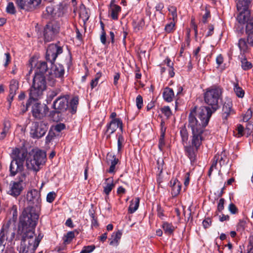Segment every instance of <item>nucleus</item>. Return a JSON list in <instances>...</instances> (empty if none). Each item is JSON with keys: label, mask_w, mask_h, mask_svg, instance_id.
Masks as SVG:
<instances>
[{"label": "nucleus", "mask_w": 253, "mask_h": 253, "mask_svg": "<svg viewBox=\"0 0 253 253\" xmlns=\"http://www.w3.org/2000/svg\"><path fill=\"white\" fill-rule=\"evenodd\" d=\"M75 237V232L74 231L68 232L63 237L64 243L65 244H69Z\"/></svg>", "instance_id": "obj_42"}, {"label": "nucleus", "mask_w": 253, "mask_h": 253, "mask_svg": "<svg viewBox=\"0 0 253 253\" xmlns=\"http://www.w3.org/2000/svg\"><path fill=\"white\" fill-rule=\"evenodd\" d=\"M239 13L237 17V19L240 23H245L247 22L250 17L249 10H245L243 11H239Z\"/></svg>", "instance_id": "obj_28"}, {"label": "nucleus", "mask_w": 253, "mask_h": 253, "mask_svg": "<svg viewBox=\"0 0 253 253\" xmlns=\"http://www.w3.org/2000/svg\"><path fill=\"white\" fill-rule=\"evenodd\" d=\"M234 91L238 97L243 98L244 96L245 92L244 90L239 86L238 81L234 83Z\"/></svg>", "instance_id": "obj_36"}, {"label": "nucleus", "mask_w": 253, "mask_h": 253, "mask_svg": "<svg viewBox=\"0 0 253 253\" xmlns=\"http://www.w3.org/2000/svg\"><path fill=\"white\" fill-rule=\"evenodd\" d=\"M10 127L9 123L7 122L4 124V127L2 131L0 134V139H3L6 136Z\"/></svg>", "instance_id": "obj_44"}, {"label": "nucleus", "mask_w": 253, "mask_h": 253, "mask_svg": "<svg viewBox=\"0 0 253 253\" xmlns=\"http://www.w3.org/2000/svg\"><path fill=\"white\" fill-rule=\"evenodd\" d=\"M56 196V194L54 192H49L46 196V201L49 203H52Z\"/></svg>", "instance_id": "obj_54"}, {"label": "nucleus", "mask_w": 253, "mask_h": 253, "mask_svg": "<svg viewBox=\"0 0 253 253\" xmlns=\"http://www.w3.org/2000/svg\"><path fill=\"white\" fill-rule=\"evenodd\" d=\"M26 166L28 169L33 170L36 172L41 168V166L37 163L36 160L32 155H30L29 158L26 160Z\"/></svg>", "instance_id": "obj_18"}, {"label": "nucleus", "mask_w": 253, "mask_h": 253, "mask_svg": "<svg viewBox=\"0 0 253 253\" xmlns=\"http://www.w3.org/2000/svg\"><path fill=\"white\" fill-rule=\"evenodd\" d=\"M17 151V156L11 161L9 170L11 176H14L19 172H21L23 169V163L27 155V152L20 151L17 149L15 151Z\"/></svg>", "instance_id": "obj_5"}, {"label": "nucleus", "mask_w": 253, "mask_h": 253, "mask_svg": "<svg viewBox=\"0 0 253 253\" xmlns=\"http://www.w3.org/2000/svg\"><path fill=\"white\" fill-rule=\"evenodd\" d=\"M14 227H12L11 219L3 224L0 231V241L3 243L4 240L11 242L15 237Z\"/></svg>", "instance_id": "obj_6"}, {"label": "nucleus", "mask_w": 253, "mask_h": 253, "mask_svg": "<svg viewBox=\"0 0 253 253\" xmlns=\"http://www.w3.org/2000/svg\"><path fill=\"white\" fill-rule=\"evenodd\" d=\"M250 32H253V22H247L246 28V33L248 34Z\"/></svg>", "instance_id": "obj_57"}, {"label": "nucleus", "mask_w": 253, "mask_h": 253, "mask_svg": "<svg viewBox=\"0 0 253 253\" xmlns=\"http://www.w3.org/2000/svg\"><path fill=\"white\" fill-rule=\"evenodd\" d=\"M241 67L244 70H248L252 68V64L251 62L247 61L245 57L241 59Z\"/></svg>", "instance_id": "obj_41"}, {"label": "nucleus", "mask_w": 253, "mask_h": 253, "mask_svg": "<svg viewBox=\"0 0 253 253\" xmlns=\"http://www.w3.org/2000/svg\"><path fill=\"white\" fill-rule=\"evenodd\" d=\"M37 161V163L41 166H42L45 162L46 154L45 153L41 150H38L32 154Z\"/></svg>", "instance_id": "obj_20"}, {"label": "nucleus", "mask_w": 253, "mask_h": 253, "mask_svg": "<svg viewBox=\"0 0 253 253\" xmlns=\"http://www.w3.org/2000/svg\"><path fill=\"white\" fill-rule=\"evenodd\" d=\"M32 85L45 90L46 89L45 77L40 74H35L33 80Z\"/></svg>", "instance_id": "obj_15"}, {"label": "nucleus", "mask_w": 253, "mask_h": 253, "mask_svg": "<svg viewBox=\"0 0 253 253\" xmlns=\"http://www.w3.org/2000/svg\"><path fill=\"white\" fill-rule=\"evenodd\" d=\"M136 103L137 108L140 109L143 105V98L140 95H138L136 98Z\"/></svg>", "instance_id": "obj_55"}, {"label": "nucleus", "mask_w": 253, "mask_h": 253, "mask_svg": "<svg viewBox=\"0 0 253 253\" xmlns=\"http://www.w3.org/2000/svg\"><path fill=\"white\" fill-rule=\"evenodd\" d=\"M9 214L12 215L11 219V222L12 221L14 224L17 221L18 217V211L17 207L15 205H13L10 209Z\"/></svg>", "instance_id": "obj_39"}, {"label": "nucleus", "mask_w": 253, "mask_h": 253, "mask_svg": "<svg viewBox=\"0 0 253 253\" xmlns=\"http://www.w3.org/2000/svg\"><path fill=\"white\" fill-rule=\"evenodd\" d=\"M218 158H219V156H215L214 157L213 162H212V164H211V168H210V169L209 170L208 174H209V176H211V172L213 170V169H216Z\"/></svg>", "instance_id": "obj_46"}, {"label": "nucleus", "mask_w": 253, "mask_h": 253, "mask_svg": "<svg viewBox=\"0 0 253 253\" xmlns=\"http://www.w3.org/2000/svg\"><path fill=\"white\" fill-rule=\"evenodd\" d=\"M65 8V5L62 3H59L56 4H54V16H61L64 12Z\"/></svg>", "instance_id": "obj_34"}, {"label": "nucleus", "mask_w": 253, "mask_h": 253, "mask_svg": "<svg viewBox=\"0 0 253 253\" xmlns=\"http://www.w3.org/2000/svg\"><path fill=\"white\" fill-rule=\"evenodd\" d=\"M42 107L40 104L35 103L32 107V113L34 117L41 119L44 116L42 112Z\"/></svg>", "instance_id": "obj_24"}, {"label": "nucleus", "mask_w": 253, "mask_h": 253, "mask_svg": "<svg viewBox=\"0 0 253 253\" xmlns=\"http://www.w3.org/2000/svg\"><path fill=\"white\" fill-rule=\"evenodd\" d=\"M27 201L34 205L33 207L40 208V203L41 202V194L39 191L36 189H32L27 192L26 195Z\"/></svg>", "instance_id": "obj_12"}, {"label": "nucleus", "mask_w": 253, "mask_h": 253, "mask_svg": "<svg viewBox=\"0 0 253 253\" xmlns=\"http://www.w3.org/2000/svg\"><path fill=\"white\" fill-rule=\"evenodd\" d=\"M21 235L22 239L18 249L19 253H35L40 241L34 238V233L31 231L27 235Z\"/></svg>", "instance_id": "obj_3"}, {"label": "nucleus", "mask_w": 253, "mask_h": 253, "mask_svg": "<svg viewBox=\"0 0 253 253\" xmlns=\"http://www.w3.org/2000/svg\"><path fill=\"white\" fill-rule=\"evenodd\" d=\"M228 209L229 210V211L232 213V214H235L237 212V208L236 207V206H235L234 204H232V203H231L229 205V207H228Z\"/></svg>", "instance_id": "obj_63"}, {"label": "nucleus", "mask_w": 253, "mask_h": 253, "mask_svg": "<svg viewBox=\"0 0 253 253\" xmlns=\"http://www.w3.org/2000/svg\"><path fill=\"white\" fill-rule=\"evenodd\" d=\"M55 135L53 132H49L46 137V143H48L54 138Z\"/></svg>", "instance_id": "obj_64"}, {"label": "nucleus", "mask_w": 253, "mask_h": 253, "mask_svg": "<svg viewBox=\"0 0 253 253\" xmlns=\"http://www.w3.org/2000/svg\"><path fill=\"white\" fill-rule=\"evenodd\" d=\"M69 96L68 95L61 96L58 97L53 103L54 108L58 112L64 111L69 107Z\"/></svg>", "instance_id": "obj_11"}, {"label": "nucleus", "mask_w": 253, "mask_h": 253, "mask_svg": "<svg viewBox=\"0 0 253 253\" xmlns=\"http://www.w3.org/2000/svg\"><path fill=\"white\" fill-rule=\"evenodd\" d=\"M124 141V139L122 135H119L118 138V142H117V145H118V151H120L123 146V143Z\"/></svg>", "instance_id": "obj_56"}, {"label": "nucleus", "mask_w": 253, "mask_h": 253, "mask_svg": "<svg viewBox=\"0 0 253 253\" xmlns=\"http://www.w3.org/2000/svg\"><path fill=\"white\" fill-rule=\"evenodd\" d=\"M6 12L12 14H13L15 13L16 11L13 2H10L8 3V5L6 7Z\"/></svg>", "instance_id": "obj_47"}, {"label": "nucleus", "mask_w": 253, "mask_h": 253, "mask_svg": "<svg viewBox=\"0 0 253 253\" xmlns=\"http://www.w3.org/2000/svg\"><path fill=\"white\" fill-rule=\"evenodd\" d=\"M122 236V232L120 231H118L115 233V237L110 242V244H113L114 243H117L119 240L120 239Z\"/></svg>", "instance_id": "obj_52"}, {"label": "nucleus", "mask_w": 253, "mask_h": 253, "mask_svg": "<svg viewBox=\"0 0 253 253\" xmlns=\"http://www.w3.org/2000/svg\"><path fill=\"white\" fill-rule=\"evenodd\" d=\"M60 92V90L58 88L49 91L47 94L48 100L51 101Z\"/></svg>", "instance_id": "obj_45"}, {"label": "nucleus", "mask_w": 253, "mask_h": 253, "mask_svg": "<svg viewBox=\"0 0 253 253\" xmlns=\"http://www.w3.org/2000/svg\"><path fill=\"white\" fill-rule=\"evenodd\" d=\"M107 159L111 163V166L108 171L109 173H114L115 172V166L118 164L119 160L112 153H108L107 154Z\"/></svg>", "instance_id": "obj_22"}, {"label": "nucleus", "mask_w": 253, "mask_h": 253, "mask_svg": "<svg viewBox=\"0 0 253 253\" xmlns=\"http://www.w3.org/2000/svg\"><path fill=\"white\" fill-rule=\"evenodd\" d=\"M232 104L230 100H228L224 102L222 107V117L223 119H227L232 111Z\"/></svg>", "instance_id": "obj_23"}, {"label": "nucleus", "mask_w": 253, "mask_h": 253, "mask_svg": "<svg viewBox=\"0 0 253 253\" xmlns=\"http://www.w3.org/2000/svg\"><path fill=\"white\" fill-rule=\"evenodd\" d=\"M224 199L221 198L219 200L218 204L217 206V210L219 211H221L224 209Z\"/></svg>", "instance_id": "obj_61"}, {"label": "nucleus", "mask_w": 253, "mask_h": 253, "mask_svg": "<svg viewBox=\"0 0 253 253\" xmlns=\"http://www.w3.org/2000/svg\"><path fill=\"white\" fill-rule=\"evenodd\" d=\"M4 66L6 67L10 62V55L8 52L4 54V58L3 59Z\"/></svg>", "instance_id": "obj_58"}, {"label": "nucleus", "mask_w": 253, "mask_h": 253, "mask_svg": "<svg viewBox=\"0 0 253 253\" xmlns=\"http://www.w3.org/2000/svg\"><path fill=\"white\" fill-rule=\"evenodd\" d=\"M238 45L240 50L243 52L247 51L248 45L245 39H241L239 40Z\"/></svg>", "instance_id": "obj_40"}, {"label": "nucleus", "mask_w": 253, "mask_h": 253, "mask_svg": "<svg viewBox=\"0 0 253 253\" xmlns=\"http://www.w3.org/2000/svg\"><path fill=\"white\" fill-rule=\"evenodd\" d=\"M105 180L106 181V185L104 187L103 191L107 195H108L115 187V184L113 178H108Z\"/></svg>", "instance_id": "obj_30"}, {"label": "nucleus", "mask_w": 253, "mask_h": 253, "mask_svg": "<svg viewBox=\"0 0 253 253\" xmlns=\"http://www.w3.org/2000/svg\"><path fill=\"white\" fill-rule=\"evenodd\" d=\"M54 4L50 3L46 7V12L48 15L54 16Z\"/></svg>", "instance_id": "obj_48"}, {"label": "nucleus", "mask_w": 253, "mask_h": 253, "mask_svg": "<svg viewBox=\"0 0 253 253\" xmlns=\"http://www.w3.org/2000/svg\"><path fill=\"white\" fill-rule=\"evenodd\" d=\"M237 131L238 133L236 134L238 137H240L243 135V131H244V127L241 125H239L237 127Z\"/></svg>", "instance_id": "obj_60"}, {"label": "nucleus", "mask_w": 253, "mask_h": 253, "mask_svg": "<svg viewBox=\"0 0 253 253\" xmlns=\"http://www.w3.org/2000/svg\"><path fill=\"white\" fill-rule=\"evenodd\" d=\"M171 187V194L173 196H176L179 194L181 190V183L176 179L171 180L170 181Z\"/></svg>", "instance_id": "obj_25"}, {"label": "nucleus", "mask_w": 253, "mask_h": 253, "mask_svg": "<svg viewBox=\"0 0 253 253\" xmlns=\"http://www.w3.org/2000/svg\"><path fill=\"white\" fill-rule=\"evenodd\" d=\"M214 112L209 107H201L199 109L197 114L200 122H199L194 115L195 110L191 111L189 115L188 127L191 130L192 145L197 149L202 144L204 139L203 136L204 128L208 124L212 114Z\"/></svg>", "instance_id": "obj_1"}, {"label": "nucleus", "mask_w": 253, "mask_h": 253, "mask_svg": "<svg viewBox=\"0 0 253 253\" xmlns=\"http://www.w3.org/2000/svg\"><path fill=\"white\" fill-rule=\"evenodd\" d=\"M24 186L25 183L22 179H20L18 181H11L9 185L7 193L16 197L21 194Z\"/></svg>", "instance_id": "obj_9"}, {"label": "nucleus", "mask_w": 253, "mask_h": 253, "mask_svg": "<svg viewBox=\"0 0 253 253\" xmlns=\"http://www.w3.org/2000/svg\"><path fill=\"white\" fill-rule=\"evenodd\" d=\"M63 51L61 47L54 44H50L46 52V59L51 63H53L56 59L58 55Z\"/></svg>", "instance_id": "obj_10"}, {"label": "nucleus", "mask_w": 253, "mask_h": 253, "mask_svg": "<svg viewBox=\"0 0 253 253\" xmlns=\"http://www.w3.org/2000/svg\"><path fill=\"white\" fill-rule=\"evenodd\" d=\"M174 22H171L170 23L167 24L165 27V30L168 32L170 33L173 29L174 27Z\"/></svg>", "instance_id": "obj_62"}, {"label": "nucleus", "mask_w": 253, "mask_h": 253, "mask_svg": "<svg viewBox=\"0 0 253 253\" xmlns=\"http://www.w3.org/2000/svg\"><path fill=\"white\" fill-rule=\"evenodd\" d=\"M205 13L203 15L202 17V21L204 23L207 22V19L210 17V11L208 9L207 7L205 8Z\"/></svg>", "instance_id": "obj_49"}, {"label": "nucleus", "mask_w": 253, "mask_h": 253, "mask_svg": "<svg viewBox=\"0 0 253 253\" xmlns=\"http://www.w3.org/2000/svg\"><path fill=\"white\" fill-rule=\"evenodd\" d=\"M18 82L16 80L13 79L10 81L9 84L10 92L8 98V101H9V104L11 103L14 96L16 94V92L18 88Z\"/></svg>", "instance_id": "obj_19"}, {"label": "nucleus", "mask_w": 253, "mask_h": 253, "mask_svg": "<svg viewBox=\"0 0 253 253\" xmlns=\"http://www.w3.org/2000/svg\"><path fill=\"white\" fill-rule=\"evenodd\" d=\"M114 0H112L110 3L111 11V17L114 20H117L118 13L120 12L121 8L120 6L114 4Z\"/></svg>", "instance_id": "obj_27"}, {"label": "nucleus", "mask_w": 253, "mask_h": 253, "mask_svg": "<svg viewBox=\"0 0 253 253\" xmlns=\"http://www.w3.org/2000/svg\"><path fill=\"white\" fill-rule=\"evenodd\" d=\"M139 198L138 197L132 199L128 208V212L130 213L134 212L138 208L139 205Z\"/></svg>", "instance_id": "obj_33"}, {"label": "nucleus", "mask_w": 253, "mask_h": 253, "mask_svg": "<svg viewBox=\"0 0 253 253\" xmlns=\"http://www.w3.org/2000/svg\"><path fill=\"white\" fill-rule=\"evenodd\" d=\"M162 227L165 233L168 235L172 234L175 229V227L171 223L167 222L163 223Z\"/></svg>", "instance_id": "obj_35"}, {"label": "nucleus", "mask_w": 253, "mask_h": 253, "mask_svg": "<svg viewBox=\"0 0 253 253\" xmlns=\"http://www.w3.org/2000/svg\"><path fill=\"white\" fill-rule=\"evenodd\" d=\"M250 4L249 0H239L237 3V8L238 11L249 10V6Z\"/></svg>", "instance_id": "obj_29"}, {"label": "nucleus", "mask_w": 253, "mask_h": 253, "mask_svg": "<svg viewBox=\"0 0 253 253\" xmlns=\"http://www.w3.org/2000/svg\"><path fill=\"white\" fill-rule=\"evenodd\" d=\"M161 111L168 118L171 116V111L169 106H166L161 109Z\"/></svg>", "instance_id": "obj_53"}, {"label": "nucleus", "mask_w": 253, "mask_h": 253, "mask_svg": "<svg viewBox=\"0 0 253 253\" xmlns=\"http://www.w3.org/2000/svg\"><path fill=\"white\" fill-rule=\"evenodd\" d=\"M41 0H16L17 6L21 9L30 10L38 6Z\"/></svg>", "instance_id": "obj_13"}, {"label": "nucleus", "mask_w": 253, "mask_h": 253, "mask_svg": "<svg viewBox=\"0 0 253 253\" xmlns=\"http://www.w3.org/2000/svg\"><path fill=\"white\" fill-rule=\"evenodd\" d=\"M56 78H57L56 76L53 75V74L50 72L47 78L48 84L51 86H54L56 82Z\"/></svg>", "instance_id": "obj_43"}, {"label": "nucleus", "mask_w": 253, "mask_h": 253, "mask_svg": "<svg viewBox=\"0 0 253 253\" xmlns=\"http://www.w3.org/2000/svg\"><path fill=\"white\" fill-rule=\"evenodd\" d=\"M222 94V89L219 87L212 86L208 88L204 93L205 103L215 111L218 108V101Z\"/></svg>", "instance_id": "obj_4"}, {"label": "nucleus", "mask_w": 253, "mask_h": 253, "mask_svg": "<svg viewBox=\"0 0 253 253\" xmlns=\"http://www.w3.org/2000/svg\"><path fill=\"white\" fill-rule=\"evenodd\" d=\"M94 249L95 246L93 245L85 246L84 247L80 253H90L92 252Z\"/></svg>", "instance_id": "obj_50"}, {"label": "nucleus", "mask_w": 253, "mask_h": 253, "mask_svg": "<svg viewBox=\"0 0 253 253\" xmlns=\"http://www.w3.org/2000/svg\"><path fill=\"white\" fill-rule=\"evenodd\" d=\"M59 24L56 22H51L47 24L44 29V38L46 42L54 39L59 31Z\"/></svg>", "instance_id": "obj_8"}, {"label": "nucleus", "mask_w": 253, "mask_h": 253, "mask_svg": "<svg viewBox=\"0 0 253 253\" xmlns=\"http://www.w3.org/2000/svg\"><path fill=\"white\" fill-rule=\"evenodd\" d=\"M48 129L47 124L43 121L34 122L30 130V135L33 138H40L42 137Z\"/></svg>", "instance_id": "obj_7"}, {"label": "nucleus", "mask_w": 253, "mask_h": 253, "mask_svg": "<svg viewBox=\"0 0 253 253\" xmlns=\"http://www.w3.org/2000/svg\"><path fill=\"white\" fill-rule=\"evenodd\" d=\"M40 208L29 206L23 211L19 217L20 225L18 227L19 234L27 235L29 232L34 233L39 217Z\"/></svg>", "instance_id": "obj_2"}, {"label": "nucleus", "mask_w": 253, "mask_h": 253, "mask_svg": "<svg viewBox=\"0 0 253 253\" xmlns=\"http://www.w3.org/2000/svg\"><path fill=\"white\" fill-rule=\"evenodd\" d=\"M163 96L166 101L168 102H171L174 97V92L171 88L168 87H166L163 92Z\"/></svg>", "instance_id": "obj_26"}, {"label": "nucleus", "mask_w": 253, "mask_h": 253, "mask_svg": "<svg viewBox=\"0 0 253 253\" xmlns=\"http://www.w3.org/2000/svg\"><path fill=\"white\" fill-rule=\"evenodd\" d=\"M170 19H172L173 22H175L177 19L176 8L173 6H170L168 8Z\"/></svg>", "instance_id": "obj_38"}, {"label": "nucleus", "mask_w": 253, "mask_h": 253, "mask_svg": "<svg viewBox=\"0 0 253 253\" xmlns=\"http://www.w3.org/2000/svg\"><path fill=\"white\" fill-rule=\"evenodd\" d=\"M43 91L44 90L32 85L30 89L29 100H38L42 95Z\"/></svg>", "instance_id": "obj_17"}, {"label": "nucleus", "mask_w": 253, "mask_h": 253, "mask_svg": "<svg viewBox=\"0 0 253 253\" xmlns=\"http://www.w3.org/2000/svg\"><path fill=\"white\" fill-rule=\"evenodd\" d=\"M47 70V64L44 61H39L37 64V69L35 74H40L44 76Z\"/></svg>", "instance_id": "obj_31"}, {"label": "nucleus", "mask_w": 253, "mask_h": 253, "mask_svg": "<svg viewBox=\"0 0 253 253\" xmlns=\"http://www.w3.org/2000/svg\"><path fill=\"white\" fill-rule=\"evenodd\" d=\"M191 143H192L191 141ZM184 146L186 154L190 160L191 162L192 163L195 162L196 158V151H197L199 148L198 149L196 148L195 146L192 145V143H191V144L186 145Z\"/></svg>", "instance_id": "obj_16"}, {"label": "nucleus", "mask_w": 253, "mask_h": 253, "mask_svg": "<svg viewBox=\"0 0 253 253\" xmlns=\"http://www.w3.org/2000/svg\"><path fill=\"white\" fill-rule=\"evenodd\" d=\"M180 133L183 145L185 146L186 145H188V143H189V142H188L189 134L185 126H184L180 128Z\"/></svg>", "instance_id": "obj_32"}, {"label": "nucleus", "mask_w": 253, "mask_h": 253, "mask_svg": "<svg viewBox=\"0 0 253 253\" xmlns=\"http://www.w3.org/2000/svg\"><path fill=\"white\" fill-rule=\"evenodd\" d=\"M247 35V41L249 44L253 46V32L246 34Z\"/></svg>", "instance_id": "obj_59"}, {"label": "nucleus", "mask_w": 253, "mask_h": 253, "mask_svg": "<svg viewBox=\"0 0 253 253\" xmlns=\"http://www.w3.org/2000/svg\"><path fill=\"white\" fill-rule=\"evenodd\" d=\"M120 128L121 131H123V123L120 119H113L110 123L107 125V129L105 134L107 135V138L110 137V135L113 133L118 128Z\"/></svg>", "instance_id": "obj_14"}, {"label": "nucleus", "mask_w": 253, "mask_h": 253, "mask_svg": "<svg viewBox=\"0 0 253 253\" xmlns=\"http://www.w3.org/2000/svg\"><path fill=\"white\" fill-rule=\"evenodd\" d=\"M79 104V98L78 97H74L70 102V112L74 114L77 111V106Z\"/></svg>", "instance_id": "obj_37"}, {"label": "nucleus", "mask_w": 253, "mask_h": 253, "mask_svg": "<svg viewBox=\"0 0 253 253\" xmlns=\"http://www.w3.org/2000/svg\"><path fill=\"white\" fill-rule=\"evenodd\" d=\"M50 72L58 79L62 80L64 77V69L63 65L61 64H59L52 67Z\"/></svg>", "instance_id": "obj_21"}, {"label": "nucleus", "mask_w": 253, "mask_h": 253, "mask_svg": "<svg viewBox=\"0 0 253 253\" xmlns=\"http://www.w3.org/2000/svg\"><path fill=\"white\" fill-rule=\"evenodd\" d=\"M252 117V111L251 109H249L246 113L243 116V121L244 122H248Z\"/></svg>", "instance_id": "obj_51"}]
</instances>
